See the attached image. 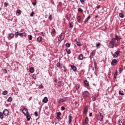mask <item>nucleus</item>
<instances>
[{
	"mask_svg": "<svg viewBox=\"0 0 125 125\" xmlns=\"http://www.w3.org/2000/svg\"><path fill=\"white\" fill-rule=\"evenodd\" d=\"M115 43H116V40L115 38H112V40L109 42L108 47L109 48H114L115 47Z\"/></svg>",
	"mask_w": 125,
	"mask_h": 125,
	"instance_id": "1",
	"label": "nucleus"
},
{
	"mask_svg": "<svg viewBox=\"0 0 125 125\" xmlns=\"http://www.w3.org/2000/svg\"><path fill=\"white\" fill-rule=\"evenodd\" d=\"M111 65H112V66H116V65H117L118 64V60H116V59H113L111 62Z\"/></svg>",
	"mask_w": 125,
	"mask_h": 125,
	"instance_id": "2",
	"label": "nucleus"
},
{
	"mask_svg": "<svg viewBox=\"0 0 125 125\" xmlns=\"http://www.w3.org/2000/svg\"><path fill=\"white\" fill-rule=\"evenodd\" d=\"M64 38L65 36H64V35H63V33H61L58 38V41H63Z\"/></svg>",
	"mask_w": 125,
	"mask_h": 125,
	"instance_id": "3",
	"label": "nucleus"
},
{
	"mask_svg": "<svg viewBox=\"0 0 125 125\" xmlns=\"http://www.w3.org/2000/svg\"><path fill=\"white\" fill-rule=\"evenodd\" d=\"M120 52V50H117V51H116L114 53V54L113 55V57L114 58H117V57H118V56H119V54Z\"/></svg>",
	"mask_w": 125,
	"mask_h": 125,
	"instance_id": "4",
	"label": "nucleus"
},
{
	"mask_svg": "<svg viewBox=\"0 0 125 125\" xmlns=\"http://www.w3.org/2000/svg\"><path fill=\"white\" fill-rule=\"evenodd\" d=\"M88 94H89V93L87 92V91H85L83 92L82 96H83V97H86L88 96Z\"/></svg>",
	"mask_w": 125,
	"mask_h": 125,
	"instance_id": "5",
	"label": "nucleus"
},
{
	"mask_svg": "<svg viewBox=\"0 0 125 125\" xmlns=\"http://www.w3.org/2000/svg\"><path fill=\"white\" fill-rule=\"evenodd\" d=\"M3 114L4 116H8L9 115V111L7 109H4L3 111Z\"/></svg>",
	"mask_w": 125,
	"mask_h": 125,
	"instance_id": "6",
	"label": "nucleus"
},
{
	"mask_svg": "<svg viewBox=\"0 0 125 125\" xmlns=\"http://www.w3.org/2000/svg\"><path fill=\"white\" fill-rule=\"evenodd\" d=\"M22 112L24 115H27V114H29V112H28V109L26 108H24L23 109H22Z\"/></svg>",
	"mask_w": 125,
	"mask_h": 125,
	"instance_id": "7",
	"label": "nucleus"
},
{
	"mask_svg": "<svg viewBox=\"0 0 125 125\" xmlns=\"http://www.w3.org/2000/svg\"><path fill=\"white\" fill-rule=\"evenodd\" d=\"M56 33V31L55 30V29H52V32H51V35L52 37H54L55 36V34Z\"/></svg>",
	"mask_w": 125,
	"mask_h": 125,
	"instance_id": "8",
	"label": "nucleus"
},
{
	"mask_svg": "<svg viewBox=\"0 0 125 125\" xmlns=\"http://www.w3.org/2000/svg\"><path fill=\"white\" fill-rule=\"evenodd\" d=\"M42 102L43 103H47V102H48V99L47 97H44L43 99L42 100Z\"/></svg>",
	"mask_w": 125,
	"mask_h": 125,
	"instance_id": "9",
	"label": "nucleus"
},
{
	"mask_svg": "<svg viewBox=\"0 0 125 125\" xmlns=\"http://www.w3.org/2000/svg\"><path fill=\"white\" fill-rule=\"evenodd\" d=\"M26 117L27 121L30 122V120H31V116H30V114L28 113L27 114H26Z\"/></svg>",
	"mask_w": 125,
	"mask_h": 125,
	"instance_id": "10",
	"label": "nucleus"
},
{
	"mask_svg": "<svg viewBox=\"0 0 125 125\" xmlns=\"http://www.w3.org/2000/svg\"><path fill=\"white\" fill-rule=\"evenodd\" d=\"M71 68L72 70H73V71H74V72H76V71H77V67H76V66L72 65H71Z\"/></svg>",
	"mask_w": 125,
	"mask_h": 125,
	"instance_id": "11",
	"label": "nucleus"
},
{
	"mask_svg": "<svg viewBox=\"0 0 125 125\" xmlns=\"http://www.w3.org/2000/svg\"><path fill=\"white\" fill-rule=\"evenodd\" d=\"M88 124V118L86 117L85 119V121L83 123V125H87Z\"/></svg>",
	"mask_w": 125,
	"mask_h": 125,
	"instance_id": "12",
	"label": "nucleus"
},
{
	"mask_svg": "<svg viewBox=\"0 0 125 125\" xmlns=\"http://www.w3.org/2000/svg\"><path fill=\"white\" fill-rule=\"evenodd\" d=\"M72 123V116L71 115H69L68 116V124H71Z\"/></svg>",
	"mask_w": 125,
	"mask_h": 125,
	"instance_id": "13",
	"label": "nucleus"
},
{
	"mask_svg": "<svg viewBox=\"0 0 125 125\" xmlns=\"http://www.w3.org/2000/svg\"><path fill=\"white\" fill-rule=\"evenodd\" d=\"M79 60H83V54L79 55Z\"/></svg>",
	"mask_w": 125,
	"mask_h": 125,
	"instance_id": "14",
	"label": "nucleus"
},
{
	"mask_svg": "<svg viewBox=\"0 0 125 125\" xmlns=\"http://www.w3.org/2000/svg\"><path fill=\"white\" fill-rule=\"evenodd\" d=\"M42 38L41 36H39L38 38H37V42H42Z\"/></svg>",
	"mask_w": 125,
	"mask_h": 125,
	"instance_id": "15",
	"label": "nucleus"
},
{
	"mask_svg": "<svg viewBox=\"0 0 125 125\" xmlns=\"http://www.w3.org/2000/svg\"><path fill=\"white\" fill-rule=\"evenodd\" d=\"M100 115L99 117L100 121L102 122V121H103V115H101V113H100Z\"/></svg>",
	"mask_w": 125,
	"mask_h": 125,
	"instance_id": "16",
	"label": "nucleus"
},
{
	"mask_svg": "<svg viewBox=\"0 0 125 125\" xmlns=\"http://www.w3.org/2000/svg\"><path fill=\"white\" fill-rule=\"evenodd\" d=\"M26 35V33H19V36H20V37H25Z\"/></svg>",
	"mask_w": 125,
	"mask_h": 125,
	"instance_id": "17",
	"label": "nucleus"
},
{
	"mask_svg": "<svg viewBox=\"0 0 125 125\" xmlns=\"http://www.w3.org/2000/svg\"><path fill=\"white\" fill-rule=\"evenodd\" d=\"M90 19V16H88V17L85 20L84 23H86Z\"/></svg>",
	"mask_w": 125,
	"mask_h": 125,
	"instance_id": "18",
	"label": "nucleus"
},
{
	"mask_svg": "<svg viewBox=\"0 0 125 125\" xmlns=\"http://www.w3.org/2000/svg\"><path fill=\"white\" fill-rule=\"evenodd\" d=\"M115 39V41H117L118 42L121 41V39L120 38L118 37V35L115 36V38H114Z\"/></svg>",
	"mask_w": 125,
	"mask_h": 125,
	"instance_id": "19",
	"label": "nucleus"
},
{
	"mask_svg": "<svg viewBox=\"0 0 125 125\" xmlns=\"http://www.w3.org/2000/svg\"><path fill=\"white\" fill-rule=\"evenodd\" d=\"M119 17H120L121 18H124V17H125V14L123 13H121L119 14Z\"/></svg>",
	"mask_w": 125,
	"mask_h": 125,
	"instance_id": "20",
	"label": "nucleus"
},
{
	"mask_svg": "<svg viewBox=\"0 0 125 125\" xmlns=\"http://www.w3.org/2000/svg\"><path fill=\"white\" fill-rule=\"evenodd\" d=\"M7 93H8V92L7 91V90H5V91H3L2 94L3 95H6V94H7Z\"/></svg>",
	"mask_w": 125,
	"mask_h": 125,
	"instance_id": "21",
	"label": "nucleus"
},
{
	"mask_svg": "<svg viewBox=\"0 0 125 125\" xmlns=\"http://www.w3.org/2000/svg\"><path fill=\"white\" fill-rule=\"evenodd\" d=\"M7 102H11L12 101V97H9L8 99L7 100Z\"/></svg>",
	"mask_w": 125,
	"mask_h": 125,
	"instance_id": "22",
	"label": "nucleus"
},
{
	"mask_svg": "<svg viewBox=\"0 0 125 125\" xmlns=\"http://www.w3.org/2000/svg\"><path fill=\"white\" fill-rule=\"evenodd\" d=\"M66 51L67 54H71V50L68 48L66 49Z\"/></svg>",
	"mask_w": 125,
	"mask_h": 125,
	"instance_id": "23",
	"label": "nucleus"
},
{
	"mask_svg": "<svg viewBox=\"0 0 125 125\" xmlns=\"http://www.w3.org/2000/svg\"><path fill=\"white\" fill-rule=\"evenodd\" d=\"M94 57V53H93V52H92L90 54V58H93V57Z\"/></svg>",
	"mask_w": 125,
	"mask_h": 125,
	"instance_id": "24",
	"label": "nucleus"
},
{
	"mask_svg": "<svg viewBox=\"0 0 125 125\" xmlns=\"http://www.w3.org/2000/svg\"><path fill=\"white\" fill-rule=\"evenodd\" d=\"M0 118L1 119H3V113H2L1 112H0Z\"/></svg>",
	"mask_w": 125,
	"mask_h": 125,
	"instance_id": "25",
	"label": "nucleus"
},
{
	"mask_svg": "<svg viewBox=\"0 0 125 125\" xmlns=\"http://www.w3.org/2000/svg\"><path fill=\"white\" fill-rule=\"evenodd\" d=\"M84 83L86 85V86H88V85H89V84H88V83L87 82V80H85Z\"/></svg>",
	"mask_w": 125,
	"mask_h": 125,
	"instance_id": "26",
	"label": "nucleus"
},
{
	"mask_svg": "<svg viewBox=\"0 0 125 125\" xmlns=\"http://www.w3.org/2000/svg\"><path fill=\"white\" fill-rule=\"evenodd\" d=\"M117 75H118V71L116 70L115 73L114 75V78L115 79L117 78Z\"/></svg>",
	"mask_w": 125,
	"mask_h": 125,
	"instance_id": "27",
	"label": "nucleus"
},
{
	"mask_svg": "<svg viewBox=\"0 0 125 125\" xmlns=\"http://www.w3.org/2000/svg\"><path fill=\"white\" fill-rule=\"evenodd\" d=\"M32 39H33V36L32 35H28V40L29 41H32Z\"/></svg>",
	"mask_w": 125,
	"mask_h": 125,
	"instance_id": "28",
	"label": "nucleus"
},
{
	"mask_svg": "<svg viewBox=\"0 0 125 125\" xmlns=\"http://www.w3.org/2000/svg\"><path fill=\"white\" fill-rule=\"evenodd\" d=\"M62 84V82H61V81H59L58 83V86H59V87L61 86Z\"/></svg>",
	"mask_w": 125,
	"mask_h": 125,
	"instance_id": "29",
	"label": "nucleus"
},
{
	"mask_svg": "<svg viewBox=\"0 0 125 125\" xmlns=\"http://www.w3.org/2000/svg\"><path fill=\"white\" fill-rule=\"evenodd\" d=\"M77 21L79 23H81V16L77 17Z\"/></svg>",
	"mask_w": 125,
	"mask_h": 125,
	"instance_id": "30",
	"label": "nucleus"
},
{
	"mask_svg": "<svg viewBox=\"0 0 125 125\" xmlns=\"http://www.w3.org/2000/svg\"><path fill=\"white\" fill-rule=\"evenodd\" d=\"M66 47H70L71 46V44H70L69 42H67L65 44Z\"/></svg>",
	"mask_w": 125,
	"mask_h": 125,
	"instance_id": "31",
	"label": "nucleus"
},
{
	"mask_svg": "<svg viewBox=\"0 0 125 125\" xmlns=\"http://www.w3.org/2000/svg\"><path fill=\"white\" fill-rule=\"evenodd\" d=\"M30 73H34V72H35V69H34L33 67H31L30 68Z\"/></svg>",
	"mask_w": 125,
	"mask_h": 125,
	"instance_id": "32",
	"label": "nucleus"
},
{
	"mask_svg": "<svg viewBox=\"0 0 125 125\" xmlns=\"http://www.w3.org/2000/svg\"><path fill=\"white\" fill-rule=\"evenodd\" d=\"M9 37L10 38H14V34H13V33H10V34H9Z\"/></svg>",
	"mask_w": 125,
	"mask_h": 125,
	"instance_id": "33",
	"label": "nucleus"
},
{
	"mask_svg": "<svg viewBox=\"0 0 125 125\" xmlns=\"http://www.w3.org/2000/svg\"><path fill=\"white\" fill-rule=\"evenodd\" d=\"M87 111H88V109H87V108H85L83 110L84 114H86V113H87Z\"/></svg>",
	"mask_w": 125,
	"mask_h": 125,
	"instance_id": "34",
	"label": "nucleus"
},
{
	"mask_svg": "<svg viewBox=\"0 0 125 125\" xmlns=\"http://www.w3.org/2000/svg\"><path fill=\"white\" fill-rule=\"evenodd\" d=\"M57 67H60V68H62V65H61V64L59 62H58L57 63Z\"/></svg>",
	"mask_w": 125,
	"mask_h": 125,
	"instance_id": "35",
	"label": "nucleus"
},
{
	"mask_svg": "<svg viewBox=\"0 0 125 125\" xmlns=\"http://www.w3.org/2000/svg\"><path fill=\"white\" fill-rule=\"evenodd\" d=\"M80 84H77L76 86V89L78 90L80 88Z\"/></svg>",
	"mask_w": 125,
	"mask_h": 125,
	"instance_id": "36",
	"label": "nucleus"
},
{
	"mask_svg": "<svg viewBox=\"0 0 125 125\" xmlns=\"http://www.w3.org/2000/svg\"><path fill=\"white\" fill-rule=\"evenodd\" d=\"M78 11L79 12H83V10L82 9V8H78Z\"/></svg>",
	"mask_w": 125,
	"mask_h": 125,
	"instance_id": "37",
	"label": "nucleus"
},
{
	"mask_svg": "<svg viewBox=\"0 0 125 125\" xmlns=\"http://www.w3.org/2000/svg\"><path fill=\"white\" fill-rule=\"evenodd\" d=\"M76 44L78 46H82V44H81V42H77Z\"/></svg>",
	"mask_w": 125,
	"mask_h": 125,
	"instance_id": "38",
	"label": "nucleus"
},
{
	"mask_svg": "<svg viewBox=\"0 0 125 125\" xmlns=\"http://www.w3.org/2000/svg\"><path fill=\"white\" fill-rule=\"evenodd\" d=\"M69 28H73L74 27V25H72V23L71 22H69Z\"/></svg>",
	"mask_w": 125,
	"mask_h": 125,
	"instance_id": "39",
	"label": "nucleus"
},
{
	"mask_svg": "<svg viewBox=\"0 0 125 125\" xmlns=\"http://www.w3.org/2000/svg\"><path fill=\"white\" fill-rule=\"evenodd\" d=\"M61 102H64V100H62V99L58 101L59 104H60V103H61Z\"/></svg>",
	"mask_w": 125,
	"mask_h": 125,
	"instance_id": "40",
	"label": "nucleus"
},
{
	"mask_svg": "<svg viewBox=\"0 0 125 125\" xmlns=\"http://www.w3.org/2000/svg\"><path fill=\"white\" fill-rule=\"evenodd\" d=\"M34 14H35V12L33 11L30 15V16H31V17H33V16H34Z\"/></svg>",
	"mask_w": 125,
	"mask_h": 125,
	"instance_id": "41",
	"label": "nucleus"
},
{
	"mask_svg": "<svg viewBox=\"0 0 125 125\" xmlns=\"http://www.w3.org/2000/svg\"><path fill=\"white\" fill-rule=\"evenodd\" d=\"M100 45H101V43H100V42H98L97 44H96V47H99L100 46Z\"/></svg>",
	"mask_w": 125,
	"mask_h": 125,
	"instance_id": "42",
	"label": "nucleus"
},
{
	"mask_svg": "<svg viewBox=\"0 0 125 125\" xmlns=\"http://www.w3.org/2000/svg\"><path fill=\"white\" fill-rule=\"evenodd\" d=\"M17 13H18L19 15H20V14H21V10H17Z\"/></svg>",
	"mask_w": 125,
	"mask_h": 125,
	"instance_id": "43",
	"label": "nucleus"
},
{
	"mask_svg": "<svg viewBox=\"0 0 125 125\" xmlns=\"http://www.w3.org/2000/svg\"><path fill=\"white\" fill-rule=\"evenodd\" d=\"M65 18L66 19H67V20H68V21H70V19H69V17H68V15H65Z\"/></svg>",
	"mask_w": 125,
	"mask_h": 125,
	"instance_id": "44",
	"label": "nucleus"
},
{
	"mask_svg": "<svg viewBox=\"0 0 125 125\" xmlns=\"http://www.w3.org/2000/svg\"><path fill=\"white\" fill-rule=\"evenodd\" d=\"M119 94L120 95H125V94L124 93H122V91H121L120 90L119 91Z\"/></svg>",
	"mask_w": 125,
	"mask_h": 125,
	"instance_id": "45",
	"label": "nucleus"
},
{
	"mask_svg": "<svg viewBox=\"0 0 125 125\" xmlns=\"http://www.w3.org/2000/svg\"><path fill=\"white\" fill-rule=\"evenodd\" d=\"M81 3H82V4H84V2H85V1L84 0H80Z\"/></svg>",
	"mask_w": 125,
	"mask_h": 125,
	"instance_id": "46",
	"label": "nucleus"
},
{
	"mask_svg": "<svg viewBox=\"0 0 125 125\" xmlns=\"http://www.w3.org/2000/svg\"><path fill=\"white\" fill-rule=\"evenodd\" d=\"M32 77L35 80L37 79V76L36 75V74H33Z\"/></svg>",
	"mask_w": 125,
	"mask_h": 125,
	"instance_id": "47",
	"label": "nucleus"
},
{
	"mask_svg": "<svg viewBox=\"0 0 125 125\" xmlns=\"http://www.w3.org/2000/svg\"><path fill=\"white\" fill-rule=\"evenodd\" d=\"M119 72L121 74V73H122V72H123V69L122 68H120Z\"/></svg>",
	"mask_w": 125,
	"mask_h": 125,
	"instance_id": "48",
	"label": "nucleus"
},
{
	"mask_svg": "<svg viewBox=\"0 0 125 125\" xmlns=\"http://www.w3.org/2000/svg\"><path fill=\"white\" fill-rule=\"evenodd\" d=\"M34 114H35V117H38V116H39V114H38L37 112H35Z\"/></svg>",
	"mask_w": 125,
	"mask_h": 125,
	"instance_id": "49",
	"label": "nucleus"
},
{
	"mask_svg": "<svg viewBox=\"0 0 125 125\" xmlns=\"http://www.w3.org/2000/svg\"><path fill=\"white\" fill-rule=\"evenodd\" d=\"M3 72L4 73H5V74L7 73V70H6V69H3Z\"/></svg>",
	"mask_w": 125,
	"mask_h": 125,
	"instance_id": "50",
	"label": "nucleus"
},
{
	"mask_svg": "<svg viewBox=\"0 0 125 125\" xmlns=\"http://www.w3.org/2000/svg\"><path fill=\"white\" fill-rule=\"evenodd\" d=\"M33 5L35 6L37 4V1H35L32 3Z\"/></svg>",
	"mask_w": 125,
	"mask_h": 125,
	"instance_id": "51",
	"label": "nucleus"
},
{
	"mask_svg": "<svg viewBox=\"0 0 125 125\" xmlns=\"http://www.w3.org/2000/svg\"><path fill=\"white\" fill-rule=\"evenodd\" d=\"M49 19L50 21L52 20V16L51 15H50L49 16Z\"/></svg>",
	"mask_w": 125,
	"mask_h": 125,
	"instance_id": "52",
	"label": "nucleus"
},
{
	"mask_svg": "<svg viewBox=\"0 0 125 125\" xmlns=\"http://www.w3.org/2000/svg\"><path fill=\"white\" fill-rule=\"evenodd\" d=\"M4 6H5V7H7V5H8V3L7 2H5L4 3Z\"/></svg>",
	"mask_w": 125,
	"mask_h": 125,
	"instance_id": "53",
	"label": "nucleus"
},
{
	"mask_svg": "<svg viewBox=\"0 0 125 125\" xmlns=\"http://www.w3.org/2000/svg\"><path fill=\"white\" fill-rule=\"evenodd\" d=\"M57 116H61V112H57Z\"/></svg>",
	"mask_w": 125,
	"mask_h": 125,
	"instance_id": "54",
	"label": "nucleus"
},
{
	"mask_svg": "<svg viewBox=\"0 0 125 125\" xmlns=\"http://www.w3.org/2000/svg\"><path fill=\"white\" fill-rule=\"evenodd\" d=\"M61 110H62V111H64L65 110V107L62 106L61 107Z\"/></svg>",
	"mask_w": 125,
	"mask_h": 125,
	"instance_id": "55",
	"label": "nucleus"
},
{
	"mask_svg": "<svg viewBox=\"0 0 125 125\" xmlns=\"http://www.w3.org/2000/svg\"><path fill=\"white\" fill-rule=\"evenodd\" d=\"M19 32L18 31L15 33L16 36H19Z\"/></svg>",
	"mask_w": 125,
	"mask_h": 125,
	"instance_id": "56",
	"label": "nucleus"
},
{
	"mask_svg": "<svg viewBox=\"0 0 125 125\" xmlns=\"http://www.w3.org/2000/svg\"><path fill=\"white\" fill-rule=\"evenodd\" d=\"M40 88H43V86H42V84L39 85Z\"/></svg>",
	"mask_w": 125,
	"mask_h": 125,
	"instance_id": "57",
	"label": "nucleus"
},
{
	"mask_svg": "<svg viewBox=\"0 0 125 125\" xmlns=\"http://www.w3.org/2000/svg\"><path fill=\"white\" fill-rule=\"evenodd\" d=\"M60 119H61V118H60V116H57V120H60Z\"/></svg>",
	"mask_w": 125,
	"mask_h": 125,
	"instance_id": "58",
	"label": "nucleus"
},
{
	"mask_svg": "<svg viewBox=\"0 0 125 125\" xmlns=\"http://www.w3.org/2000/svg\"><path fill=\"white\" fill-rule=\"evenodd\" d=\"M118 123H119V124H122V120H120V119H119V120H118Z\"/></svg>",
	"mask_w": 125,
	"mask_h": 125,
	"instance_id": "59",
	"label": "nucleus"
},
{
	"mask_svg": "<svg viewBox=\"0 0 125 125\" xmlns=\"http://www.w3.org/2000/svg\"><path fill=\"white\" fill-rule=\"evenodd\" d=\"M95 96H96V97H98V96H99V94H98V93L96 94Z\"/></svg>",
	"mask_w": 125,
	"mask_h": 125,
	"instance_id": "60",
	"label": "nucleus"
},
{
	"mask_svg": "<svg viewBox=\"0 0 125 125\" xmlns=\"http://www.w3.org/2000/svg\"><path fill=\"white\" fill-rule=\"evenodd\" d=\"M96 8H97V9H99V8H100V5L97 6Z\"/></svg>",
	"mask_w": 125,
	"mask_h": 125,
	"instance_id": "61",
	"label": "nucleus"
},
{
	"mask_svg": "<svg viewBox=\"0 0 125 125\" xmlns=\"http://www.w3.org/2000/svg\"><path fill=\"white\" fill-rule=\"evenodd\" d=\"M92 100H93V101H95V100H96V98H95V97L93 98Z\"/></svg>",
	"mask_w": 125,
	"mask_h": 125,
	"instance_id": "62",
	"label": "nucleus"
},
{
	"mask_svg": "<svg viewBox=\"0 0 125 125\" xmlns=\"http://www.w3.org/2000/svg\"><path fill=\"white\" fill-rule=\"evenodd\" d=\"M62 100H63V102H65L66 101V98H63Z\"/></svg>",
	"mask_w": 125,
	"mask_h": 125,
	"instance_id": "63",
	"label": "nucleus"
},
{
	"mask_svg": "<svg viewBox=\"0 0 125 125\" xmlns=\"http://www.w3.org/2000/svg\"><path fill=\"white\" fill-rule=\"evenodd\" d=\"M91 116H92V113H90L89 117H91Z\"/></svg>",
	"mask_w": 125,
	"mask_h": 125,
	"instance_id": "64",
	"label": "nucleus"
}]
</instances>
